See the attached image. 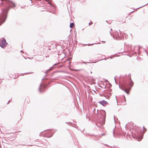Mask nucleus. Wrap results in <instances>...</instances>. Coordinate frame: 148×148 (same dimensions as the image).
Instances as JSON below:
<instances>
[{
	"label": "nucleus",
	"mask_w": 148,
	"mask_h": 148,
	"mask_svg": "<svg viewBox=\"0 0 148 148\" xmlns=\"http://www.w3.org/2000/svg\"><path fill=\"white\" fill-rule=\"evenodd\" d=\"M74 24L73 23H72L70 24V27L71 28H72L74 26Z\"/></svg>",
	"instance_id": "423d86ee"
},
{
	"label": "nucleus",
	"mask_w": 148,
	"mask_h": 148,
	"mask_svg": "<svg viewBox=\"0 0 148 148\" xmlns=\"http://www.w3.org/2000/svg\"><path fill=\"white\" fill-rule=\"evenodd\" d=\"M45 1H47V2H48V4H50L52 6H53V5L51 4V3L50 1L49 0H45Z\"/></svg>",
	"instance_id": "0eeeda50"
},
{
	"label": "nucleus",
	"mask_w": 148,
	"mask_h": 148,
	"mask_svg": "<svg viewBox=\"0 0 148 148\" xmlns=\"http://www.w3.org/2000/svg\"><path fill=\"white\" fill-rule=\"evenodd\" d=\"M7 43L5 39L2 40L0 43V45L2 48L5 47L7 45Z\"/></svg>",
	"instance_id": "f03ea898"
},
{
	"label": "nucleus",
	"mask_w": 148,
	"mask_h": 148,
	"mask_svg": "<svg viewBox=\"0 0 148 148\" xmlns=\"http://www.w3.org/2000/svg\"><path fill=\"white\" fill-rule=\"evenodd\" d=\"M129 85L130 86V87L129 86L127 87V86H125L123 89V90L128 94H129V91L131 89V87H132L133 85V82H131L129 83Z\"/></svg>",
	"instance_id": "f257e3e1"
},
{
	"label": "nucleus",
	"mask_w": 148,
	"mask_h": 148,
	"mask_svg": "<svg viewBox=\"0 0 148 148\" xmlns=\"http://www.w3.org/2000/svg\"><path fill=\"white\" fill-rule=\"evenodd\" d=\"M9 3L10 5L12 6V7H14L15 6V3L12 1H10L9 2Z\"/></svg>",
	"instance_id": "39448f33"
},
{
	"label": "nucleus",
	"mask_w": 148,
	"mask_h": 148,
	"mask_svg": "<svg viewBox=\"0 0 148 148\" xmlns=\"http://www.w3.org/2000/svg\"><path fill=\"white\" fill-rule=\"evenodd\" d=\"M103 113H104V114L105 113V112H103Z\"/></svg>",
	"instance_id": "1a4fd4ad"
},
{
	"label": "nucleus",
	"mask_w": 148,
	"mask_h": 148,
	"mask_svg": "<svg viewBox=\"0 0 148 148\" xmlns=\"http://www.w3.org/2000/svg\"><path fill=\"white\" fill-rule=\"evenodd\" d=\"M99 103L103 106H104L107 103L106 101L104 100H103L99 102Z\"/></svg>",
	"instance_id": "20e7f679"
},
{
	"label": "nucleus",
	"mask_w": 148,
	"mask_h": 148,
	"mask_svg": "<svg viewBox=\"0 0 148 148\" xmlns=\"http://www.w3.org/2000/svg\"><path fill=\"white\" fill-rule=\"evenodd\" d=\"M132 133L133 135H135L136 136H138V133L137 132H136L134 131V130H132Z\"/></svg>",
	"instance_id": "7ed1b4c3"
},
{
	"label": "nucleus",
	"mask_w": 148,
	"mask_h": 148,
	"mask_svg": "<svg viewBox=\"0 0 148 148\" xmlns=\"http://www.w3.org/2000/svg\"><path fill=\"white\" fill-rule=\"evenodd\" d=\"M143 128H144V129H145V128H144V127H143Z\"/></svg>",
	"instance_id": "9d476101"
},
{
	"label": "nucleus",
	"mask_w": 148,
	"mask_h": 148,
	"mask_svg": "<svg viewBox=\"0 0 148 148\" xmlns=\"http://www.w3.org/2000/svg\"><path fill=\"white\" fill-rule=\"evenodd\" d=\"M93 23V22H91L90 21L88 24L89 25H91V24H92Z\"/></svg>",
	"instance_id": "6e6552de"
}]
</instances>
